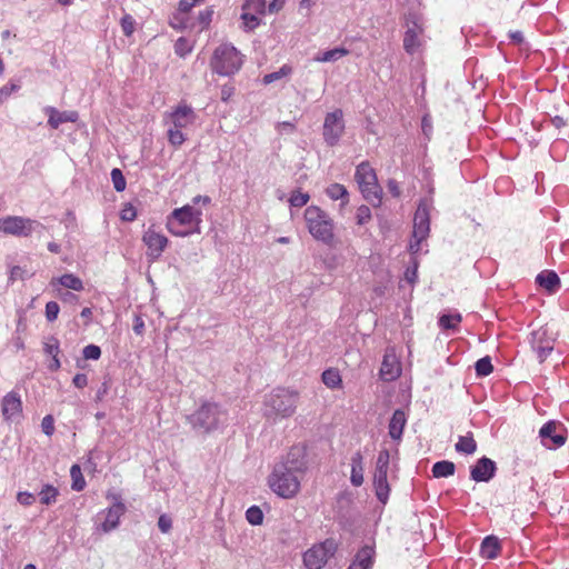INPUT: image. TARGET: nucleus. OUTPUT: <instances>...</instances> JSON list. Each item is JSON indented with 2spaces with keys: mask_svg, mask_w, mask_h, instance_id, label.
Here are the masks:
<instances>
[{
  "mask_svg": "<svg viewBox=\"0 0 569 569\" xmlns=\"http://www.w3.org/2000/svg\"><path fill=\"white\" fill-rule=\"evenodd\" d=\"M299 392L287 388H274L264 396L263 416L268 419L289 418L297 409Z\"/></svg>",
  "mask_w": 569,
  "mask_h": 569,
  "instance_id": "nucleus-1",
  "label": "nucleus"
},
{
  "mask_svg": "<svg viewBox=\"0 0 569 569\" xmlns=\"http://www.w3.org/2000/svg\"><path fill=\"white\" fill-rule=\"evenodd\" d=\"M187 419L194 431L207 435L224 426L228 413L218 403L206 401Z\"/></svg>",
  "mask_w": 569,
  "mask_h": 569,
  "instance_id": "nucleus-2",
  "label": "nucleus"
},
{
  "mask_svg": "<svg viewBox=\"0 0 569 569\" xmlns=\"http://www.w3.org/2000/svg\"><path fill=\"white\" fill-rule=\"evenodd\" d=\"M305 221L309 233L318 241L331 246L335 240L333 220L318 206H309L305 210Z\"/></svg>",
  "mask_w": 569,
  "mask_h": 569,
  "instance_id": "nucleus-3",
  "label": "nucleus"
},
{
  "mask_svg": "<svg viewBox=\"0 0 569 569\" xmlns=\"http://www.w3.org/2000/svg\"><path fill=\"white\" fill-rule=\"evenodd\" d=\"M301 479L297 473L289 471L287 467L276 463L268 478V485L279 497L291 499L300 491Z\"/></svg>",
  "mask_w": 569,
  "mask_h": 569,
  "instance_id": "nucleus-4",
  "label": "nucleus"
},
{
  "mask_svg": "<svg viewBox=\"0 0 569 569\" xmlns=\"http://www.w3.org/2000/svg\"><path fill=\"white\" fill-rule=\"evenodd\" d=\"M242 57L232 44L219 46L211 59V68L220 76H232L240 70Z\"/></svg>",
  "mask_w": 569,
  "mask_h": 569,
  "instance_id": "nucleus-5",
  "label": "nucleus"
},
{
  "mask_svg": "<svg viewBox=\"0 0 569 569\" xmlns=\"http://www.w3.org/2000/svg\"><path fill=\"white\" fill-rule=\"evenodd\" d=\"M355 177L365 199L373 207L380 206L382 190L378 184L377 174L370 164L361 162L356 169Z\"/></svg>",
  "mask_w": 569,
  "mask_h": 569,
  "instance_id": "nucleus-6",
  "label": "nucleus"
},
{
  "mask_svg": "<svg viewBox=\"0 0 569 569\" xmlns=\"http://www.w3.org/2000/svg\"><path fill=\"white\" fill-rule=\"evenodd\" d=\"M432 208V198L421 199L413 217V231L410 241V250L418 252L420 243L427 239L430 231V210Z\"/></svg>",
  "mask_w": 569,
  "mask_h": 569,
  "instance_id": "nucleus-7",
  "label": "nucleus"
},
{
  "mask_svg": "<svg viewBox=\"0 0 569 569\" xmlns=\"http://www.w3.org/2000/svg\"><path fill=\"white\" fill-rule=\"evenodd\" d=\"M44 229L38 220L22 216H7L0 219V232L14 237H29L32 232Z\"/></svg>",
  "mask_w": 569,
  "mask_h": 569,
  "instance_id": "nucleus-8",
  "label": "nucleus"
},
{
  "mask_svg": "<svg viewBox=\"0 0 569 569\" xmlns=\"http://www.w3.org/2000/svg\"><path fill=\"white\" fill-rule=\"evenodd\" d=\"M337 549L338 543L335 539H326L303 553V563L308 569H321L335 556Z\"/></svg>",
  "mask_w": 569,
  "mask_h": 569,
  "instance_id": "nucleus-9",
  "label": "nucleus"
},
{
  "mask_svg": "<svg viewBox=\"0 0 569 569\" xmlns=\"http://www.w3.org/2000/svg\"><path fill=\"white\" fill-rule=\"evenodd\" d=\"M539 437L547 449H558L566 443L568 430L562 422L549 420L540 428Z\"/></svg>",
  "mask_w": 569,
  "mask_h": 569,
  "instance_id": "nucleus-10",
  "label": "nucleus"
},
{
  "mask_svg": "<svg viewBox=\"0 0 569 569\" xmlns=\"http://www.w3.org/2000/svg\"><path fill=\"white\" fill-rule=\"evenodd\" d=\"M529 341L539 362H543L552 352L556 338L547 326H542L530 333Z\"/></svg>",
  "mask_w": 569,
  "mask_h": 569,
  "instance_id": "nucleus-11",
  "label": "nucleus"
},
{
  "mask_svg": "<svg viewBox=\"0 0 569 569\" xmlns=\"http://www.w3.org/2000/svg\"><path fill=\"white\" fill-rule=\"evenodd\" d=\"M345 132L343 113L341 109H336L327 113L323 122V140L329 147L338 144Z\"/></svg>",
  "mask_w": 569,
  "mask_h": 569,
  "instance_id": "nucleus-12",
  "label": "nucleus"
},
{
  "mask_svg": "<svg viewBox=\"0 0 569 569\" xmlns=\"http://www.w3.org/2000/svg\"><path fill=\"white\" fill-rule=\"evenodd\" d=\"M202 211L196 209L191 204H186L181 208L174 209L169 216L168 219L174 220L176 222L194 229L197 233H200V223L202 221Z\"/></svg>",
  "mask_w": 569,
  "mask_h": 569,
  "instance_id": "nucleus-13",
  "label": "nucleus"
},
{
  "mask_svg": "<svg viewBox=\"0 0 569 569\" xmlns=\"http://www.w3.org/2000/svg\"><path fill=\"white\" fill-rule=\"evenodd\" d=\"M278 465L287 467L289 471L303 478L308 469L306 448L302 446L291 447L287 456Z\"/></svg>",
  "mask_w": 569,
  "mask_h": 569,
  "instance_id": "nucleus-14",
  "label": "nucleus"
},
{
  "mask_svg": "<svg viewBox=\"0 0 569 569\" xmlns=\"http://www.w3.org/2000/svg\"><path fill=\"white\" fill-rule=\"evenodd\" d=\"M142 241L148 248L147 258L150 262L157 261L169 243V240L164 234L159 233L151 228L143 233Z\"/></svg>",
  "mask_w": 569,
  "mask_h": 569,
  "instance_id": "nucleus-15",
  "label": "nucleus"
},
{
  "mask_svg": "<svg viewBox=\"0 0 569 569\" xmlns=\"http://www.w3.org/2000/svg\"><path fill=\"white\" fill-rule=\"evenodd\" d=\"M1 412L6 421L19 422L22 419V400L18 391L12 390L2 398Z\"/></svg>",
  "mask_w": 569,
  "mask_h": 569,
  "instance_id": "nucleus-16",
  "label": "nucleus"
},
{
  "mask_svg": "<svg viewBox=\"0 0 569 569\" xmlns=\"http://www.w3.org/2000/svg\"><path fill=\"white\" fill-rule=\"evenodd\" d=\"M497 472L496 462L483 456L470 467V479L476 482H489Z\"/></svg>",
  "mask_w": 569,
  "mask_h": 569,
  "instance_id": "nucleus-17",
  "label": "nucleus"
},
{
  "mask_svg": "<svg viewBox=\"0 0 569 569\" xmlns=\"http://www.w3.org/2000/svg\"><path fill=\"white\" fill-rule=\"evenodd\" d=\"M408 19V29L403 37V49L408 54H415L421 46L419 34L422 33V28L418 23L416 16Z\"/></svg>",
  "mask_w": 569,
  "mask_h": 569,
  "instance_id": "nucleus-18",
  "label": "nucleus"
},
{
  "mask_svg": "<svg viewBox=\"0 0 569 569\" xmlns=\"http://www.w3.org/2000/svg\"><path fill=\"white\" fill-rule=\"evenodd\" d=\"M126 512V506L121 501H117L110 508L103 510L101 515H104V520L101 523V530L103 532H110L118 528L120 518Z\"/></svg>",
  "mask_w": 569,
  "mask_h": 569,
  "instance_id": "nucleus-19",
  "label": "nucleus"
},
{
  "mask_svg": "<svg viewBox=\"0 0 569 569\" xmlns=\"http://www.w3.org/2000/svg\"><path fill=\"white\" fill-rule=\"evenodd\" d=\"M388 471L386 468H376L373 473V488L377 499L386 505L389 499L390 486L388 482Z\"/></svg>",
  "mask_w": 569,
  "mask_h": 569,
  "instance_id": "nucleus-20",
  "label": "nucleus"
},
{
  "mask_svg": "<svg viewBox=\"0 0 569 569\" xmlns=\"http://www.w3.org/2000/svg\"><path fill=\"white\" fill-rule=\"evenodd\" d=\"M167 117L170 120L172 128L182 130L193 122L194 112L191 107L187 104H179Z\"/></svg>",
  "mask_w": 569,
  "mask_h": 569,
  "instance_id": "nucleus-21",
  "label": "nucleus"
},
{
  "mask_svg": "<svg viewBox=\"0 0 569 569\" xmlns=\"http://www.w3.org/2000/svg\"><path fill=\"white\" fill-rule=\"evenodd\" d=\"M43 112L48 116V124L52 129H58L64 122H76L79 118L77 111H59L54 107L48 106L43 108Z\"/></svg>",
  "mask_w": 569,
  "mask_h": 569,
  "instance_id": "nucleus-22",
  "label": "nucleus"
},
{
  "mask_svg": "<svg viewBox=\"0 0 569 569\" xmlns=\"http://www.w3.org/2000/svg\"><path fill=\"white\" fill-rule=\"evenodd\" d=\"M400 372L401 369L396 355L387 350L380 368L381 378L386 381H392L400 376Z\"/></svg>",
  "mask_w": 569,
  "mask_h": 569,
  "instance_id": "nucleus-23",
  "label": "nucleus"
},
{
  "mask_svg": "<svg viewBox=\"0 0 569 569\" xmlns=\"http://www.w3.org/2000/svg\"><path fill=\"white\" fill-rule=\"evenodd\" d=\"M536 282L550 293L558 291L560 288V278L553 270H543L538 273Z\"/></svg>",
  "mask_w": 569,
  "mask_h": 569,
  "instance_id": "nucleus-24",
  "label": "nucleus"
},
{
  "mask_svg": "<svg viewBox=\"0 0 569 569\" xmlns=\"http://www.w3.org/2000/svg\"><path fill=\"white\" fill-rule=\"evenodd\" d=\"M501 551V543L498 537L487 536L480 546V555L485 559H496Z\"/></svg>",
  "mask_w": 569,
  "mask_h": 569,
  "instance_id": "nucleus-25",
  "label": "nucleus"
},
{
  "mask_svg": "<svg viewBox=\"0 0 569 569\" xmlns=\"http://www.w3.org/2000/svg\"><path fill=\"white\" fill-rule=\"evenodd\" d=\"M406 422L407 418L405 411L401 409L395 410L389 422V436L393 440L401 439Z\"/></svg>",
  "mask_w": 569,
  "mask_h": 569,
  "instance_id": "nucleus-26",
  "label": "nucleus"
},
{
  "mask_svg": "<svg viewBox=\"0 0 569 569\" xmlns=\"http://www.w3.org/2000/svg\"><path fill=\"white\" fill-rule=\"evenodd\" d=\"M363 480V457L360 451H357L351 458L350 481L355 487H360Z\"/></svg>",
  "mask_w": 569,
  "mask_h": 569,
  "instance_id": "nucleus-27",
  "label": "nucleus"
},
{
  "mask_svg": "<svg viewBox=\"0 0 569 569\" xmlns=\"http://www.w3.org/2000/svg\"><path fill=\"white\" fill-rule=\"evenodd\" d=\"M375 548L372 546H363L355 556L352 562L362 569H371L375 560Z\"/></svg>",
  "mask_w": 569,
  "mask_h": 569,
  "instance_id": "nucleus-28",
  "label": "nucleus"
},
{
  "mask_svg": "<svg viewBox=\"0 0 569 569\" xmlns=\"http://www.w3.org/2000/svg\"><path fill=\"white\" fill-rule=\"evenodd\" d=\"M348 54H349L348 49H346L343 47H337V48L318 53L315 57V61H317V62H335Z\"/></svg>",
  "mask_w": 569,
  "mask_h": 569,
  "instance_id": "nucleus-29",
  "label": "nucleus"
},
{
  "mask_svg": "<svg viewBox=\"0 0 569 569\" xmlns=\"http://www.w3.org/2000/svg\"><path fill=\"white\" fill-rule=\"evenodd\" d=\"M431 471L435 478H447L455 475L456 465L449 460L437 461Z\"/></svg>",
  "mask_w": 569,
  "mask_h": 569,
  "instance_id": "nucleus-30",
  "label": "nucleus"
},
{
  "mask_svg": "<svg viewBox=\"0 0 569 569\" xmlns=\"http://www.w3.org/2000/svg\"><path fill=\"white\" fill-rule=\"evenodd\" d=\"M39 500L42 505L50 506L57 502V498L59 496L58 488L52 485L46 483L42 486L41 490L38 493Z\"/></svg>",
  "mask_w": 569,
  "mask_h": 569,
  "instance_id": "nucleus-31",
  "label": "nucleus"
},
{
  "mask_svg": "<svg viewBox=\"0 0 569 569\" xmlns=\"http://www.w3.org/2000/svg\"><path fill=\"white\" fill-rule=\"evenodd\" d=\"M455 449L458 452L472 455L477 450V442L473 439L472 435L470 436H460L457 443L455 445Z\"/></svg>",
  "mask_w": 569,
  "mask_h": 569,
  "instance_id": "nucleus-32",
  "label": "nucleus"
},
{
  "mask_svg": "<svg viewBox=\"0 0 569 569\" xmlns=\"http://www.w3.org/2000/svg\"><path fill=\"white\" fill-rule=\"evenodd\" d=\"M240 18L242 20V29L246 32L253 31L261 22L259 16L249 10H242Z\"/></svg>",
  "mask_w": 569,
  "mask_h": 569,
  "instance_id": "nucleus-33",
  "label": "nucleus"
},
{
  "mask_svg": "<svg viewBox=\"0 0 569 569\" xmlns=\"http://www.w3.org/2000/svg\"><path fill=\"white\" fill-rule=\"evenodd\" d=\"M170 26L177 30H183L189 27H196V23L191 22L189 17L181 11L177 10L170 18Z\"/></svg>",
  "mask_w": 569,
  "mask_h": 569,
  "instance_id": "nucleus-34",
  "label": "nucleus"
},
{
  "mask_svg": "<svg viewBox=\"0 0 569 569\" xmlns=\"http://www.w3.org/2000/svg\"><path fill=\"white\" fill-rule=\"evenodd\" d=\"M57 280H58V282L61 286H63V287H66L68 289H72L74 291L83 290V282H82V280L79 277H77V276H74L72 273H64L60 278H58Z\"/></svg>",
  "mask_w": 569,
  "mask_h": 569,
  "instance_id": "nucleus-35",
  "label": "nucleus"
},
{
  "mask_svg": "<svg viewBox=\"0 0 569 569\" xmlns=\"http://www.w3.org/2000/svg\"><path fill=\"white\" fill-rule=\"evenodd\" d=\"M327 196L332 200H342V204L349 201L348 191L345 186L340 183H332L326 189Z\"/></svg>",
  "mask_w": 569,
  "mask_h": 569,
  "instance_id": "nucleus-36",
  "label": "nucleus"
},
{
  "mask_svg": "<svg viewBox=\"0 0 569 569\" xmlns=\"http://www.w3.org/2000/svg\"><path fill=\"white\" fill-rule=\"evenodd\" d=\"M167 229L169 230V232L176 237H188L192 233H194V229L190 228V227H184L178 222H176L174 220H170L167 218Z\"/></svg>",
  "mask_w": 569,
  "mask_h": 569,
  "instance_id": "nucleus-37",
  "label": "nucleus"
},
{
  "mask_svg": "<svg viewBox=\"0 0 569 569\" xmlns=\"http://www.w3.org/2000/svg\"><path fill=\"white\" fill-rule=\"evenodd\" d=\"M322 382L330 389H336L341 385V377L337 369H327L322 372Z\"/></svg>",
  "mask_w": 569,
  "mask_h": 569,
  "instance_id": "nucleus-38",
  "label": "nucleus"
},
{
  "mask_svg": "<svg viewBox=\"0 0 569 569\" xmlns=\"http://www.w3.org/2000/svg\"><path fill=\"white\" fill-rule=\"evenodd\" d=\"M70 477L72 480L71 488L74 491H82L86 487V480L82 476L81 469L78 465L70 468Z\"/></svg>",
  "mask_w": 569,
  "mask_h": 569,
  "instance_id": "nucleus-39",
  "label": "nucleus"
},
{
  "mask_svg": "<svg viewBox=\"0 0 569 569\" xmlns=\"http://www.w3.org/2000/svg\"><path fill=\"white\" fill-rule=\"evenodd\" d=\"M475 370L477 377H487L493 371V366L491 363V358L489 356H486L483 358H480L475 363Z\"/></svg>",
  "mask_w": 569,
  "mask_h": 569,
  "instance_id": "nucleus-40",
  "label": "nucleus"
},
{
  "mask_svg": "<svg viewBox=\"0 0 569 569\" xmlns=\"http://www.w3.org/2000/svg\"><path fill=\"white\" fill-rule=\"evenodd\" d=\"M461 320L462 318L460 313H447L439 318V326L446 330L456 329Z\"/></svg>",
  "mask_w": 569,
  "mask_h": 569,
  "instance_id": "nucleus-41",
  "label": "nucleus"
},
{
  "mask_svg": "<svg viewBox=\"0 0 569 569\" xmlns=\"http://www.w3.org/2000/svg\"><path fill=\"white\" fill-rule=\"evenodd\" d=\"M292 72V68L289 64H283L278 71L266 74L262 79L264 84H270L283 77L289 76Z\"/></svg>",
  "mask_w": 569,
  "mask_h": 569,
  "instance_id": "nucleus-42",
  "label": "nucleus"
},
{
  "mask_svg": "<svg viewBox=\"0 0 569 569\" xmlns=\"http://www.w3.org/2000/svg\"><path fill=\"white\" fill-rule=\"evenodd\" d=\"M246 519L252 526H259L263 521V512L258 506H251L246 511Z\"/></svg>",
  "mask_w": 569,
  "mask_h": 569,
  "instance_id": "nucleus-43",
  "label": "nucleus"
},
{
  "mask_svg": "<svg viewBox=\"0 0 569 569\" xmlns=\"http://www.w3.org/2000/svg\"><path fill=\"white\" fill-rule=\"evenodd\" d=\"M111 180L116 191L121 192L126 189V178L119 168H113L111 170Z\"/></svg>",
  "mask_w": 569,
  "mask_h": 569,
  "instance_id": "nucleus-44",
  "label": "nucleus"
},
{
  "mask_svg": "<svg viewBox=\"0 0 569 569\" xmlns=\"http://www.w3.org/2000/svg\"><path fill=\"white\" fill-rule=\"evenodd\" d=\"M168 141L173 147H179L186 141V137L181 129L170 127L167 131Z\"/></svg>",
  "mask_w": 569,
  "mask_h": 569,
  "instance_id": "nucleus-45",
  "label": "nucleus"
},
{
  "mask_svg": "<svg viewBox=\"0 0 569 569\" xmlns=\"http://www.w3.org/2000/svg\"><path fill=\"white\" fill-rule=\"evenodd\" d=\"M309 199L310 196L308 193L295 190L289 198V202L292 207L301 208L307 204Z\"/></svg>",
  "mask_w": 569,
  "mask_h": 569,
  "instance_id": "nucleus-46",
  "label": "nucleus"
},
{
  "mask_svg": "<svg viewBox=\"0 0 569 569\" xmlns=\"http://www.w3.org/2000/svg\"><path fill=\"white\" fill-rule=\"evenodd\" d=\"M242 10H249L256 14H263L266 11V0H251L242 6Z\"/></svg>",
  "mask_w": 569,
  "mask_h": 569,
  "instance_id": "nucleus-47",
  "label": "nucleus"
},
{
  "mask_svg": "<svg viewBox=\"0 0 569 569\" xmlns=\"http://www.w3.org/2000/svg\"><path fill=\"white\" fill-rule=\"evenodd\" d=\"M82 357L84 360H98L101 357V349L97 345H88L82 350Z\"/></svg>",
  "mask_w": 569,
  "mask_h": 569,
  "instance_id": "nucleus-48",
  "label": "nucleus"
},
{
  "mask_svg": "<svg viewBox=\"0 0 569 569\" xmlns=\"http://www.w3.org/2000/svg\"><path fill=\"white\" fill-rule=\"evenodd\" d=\"M43 351L51 357L58 356L60 352L59 340L53 336L50 337L43 345Z\"/></svg>",
  "mask_w": 569,
  "mask_h": 569,
  "instance_id": "nucleus-49",
  "label": "nucleus"
},
{
  "mask_svg": "<svg viewBox=\"0 0 569 569\" xmlns=\"http://www.w3.org/2000/svg\"><path fill=\"white\" fill-rule=\"evenodd\" d=\"M123 33L130 37L134 31L136 21L131 14L126 13L120 21Z\"/></svg>",
  "mask_w": 569,
  "mask_h": 569,
  "instance_id": "nucleus-50",
  "label": "nucleus"
},
{
  "mask_svg": "<svg viewBox=\"0 0 569 569\" xmlns=\"http://www.w3.org/2000/svg\"><path fill=\"white\" fill-rule=\"evenodd\" d=\"M212 16H213L212 7L207 8L199 12L197 19H198V26L200 27L201 30L207 28L210 24V22L212 20Z\"/></svg>",
  "mask_w": 569,
  "mask_h": 569,
  "instance_id": "nucleus-51",
  "label": "nucleus"
},
{
  "mask_svg": "<svg viewBox=\"0 0 569 569\" xmlns=\"http://www.w3.org/2000/svg\"><path fill=\"white\" fill-rule=\"evenodd\" d=\"M357 223L362 226L366 224L371 219V210L368 206H360L357 209Z\"/></svg>",
  "mask_w": 569,
  "mask_h": 569,
  "instance_id": "nucleus-52",
  "label": "nucleus"
},
{
  "mask_svg": "<svg viewBox=\"0 0 569 569\" xmlns=\"http://www.w3.org/2000/svg\"><path fill=\"white\" fill-rule=\"evenodd\" d=\"M59 311V305L56 301H49L46 305V319L49 322H53L58 318Z\"/></svg>",
  "mask_w": 569,
  "mask_h": 569,
  "instance_id": "nucleus-53",
  "label": "nucleus"
},
{
  "mask_svg": "<svg viewBox=\"0 0 569 569\" xmlns=\"http://www.w3.org/2000/svg\"><path fill=\"white\" fill-rule=\"evenodd\" d=\"M206 0H180L178 10L182 13L187 14L194 8L196 6L204 3Z\"/></svg>",
  "mask_w": 569,
  "mask_h": 569,
  "instance_id": "nucleus-54",
  "label": "nucleus"
},
{
  "mask_svg": "<svg viewBox=\"0 0 569 569\" xmlns=\"http://www.w3.org/2000/svg\"><path fill=\"white\" fill-rule=\"evenodd\" d=\"M174 51L180 57H184L187 53H189L191 51V47L189 46L188 40L184 38H179L176 41Z\"/></svg>",
  "mask_w": 569,
  "mask_h": 569,
  "instance_id": "nucleus-55",
  "label": "nucleus"
},
{
  "mask_svg": "<svg viewBox=\"0 0 569 569\" xmlns=\"http://www.w3.org/2000/svg\"><path fill=\"white\" fill-rule=\"evenodd\" d=\"M136 217H137L136 208L130 203H127L120 212V218L123 221H128V222L133 221L136 219Z\"/></svg>",
  "mask_w": 569,
  "mask_h": 569,
  "instance_id": "nucleus-56",
  "label": "nucleus"
},
{
  "mask_svg": "<svg viewBox=\"0 0 569 569\" xmlns=\"http://www.w3.org/2000/svg\"><path fill=\"white\" fill-rule=\"evenodd\" d=\"M29 277H30V274L28 273V271L26 269L21 268L20 266H14L11 268L9 280L10 281H16L18 279L24 280Z\"/></svg>",
  "mask_w": 569,
  "mask_h": 569,
  "instance_id": "nucleus-57",
  "label": "nucleus"
},
{
  "mask_svg": "<svg viewBox=\"0 0 569 569\" xmlns=\"http://www.w3.org/2000/svg\"><path fill=\"white\" fill-rule=\"evenodd\" d=\"M158 528L161 532L168 533L172 528V519L167 513H162L158 519Z\"/></svg>",
  "mask_w": 569,
  "mask_h": 569,
  "instance_id": "nucleus-58",
  "label": "nucleus"
},
{
  "mask_svg": "<svg viewBox=\"0 0 569 569\" xmlns=\"http://www.w3.org/2000/svg\"><path fill=\"white\" fill-rule=\"evenodd\" d=\"M41 429L47 436H51L54 432V420L51 415L43 417L41 421Z\"/></svg>",
  "mask_w": 569,
  "mask_h": 569,
  "instance_id": "nucleus-59",
  "label": "nucleus"
},
{
  "mask_svg": "<svg viewBox=\"0 0 569 569\" xmlns=\"http://www.w3.org/2000/svg\"><path fill=\"white\" fill-rule=\"evenodd\" d=\"M390 463V453L389 450L383 449L379 452L376 461V468H386L389 469Z\"/></svg>",
  "mask_w": 569,
  "mask_h": 569,
  "instance_id": "nucleus-60",
  "label": "nucleus"
},
{
  "mask_svg": "<svg viewBox=\"0 0 569 569\" xmlns=\"http://www.w3.org/2000/svg\"><path fill=\"white\" fill-rule=\"evenodd\" d=\"M17 500L22 506H31L36 501V496L28 491H20L17 495Z\"/></svg>",
  "mask_w": 569,
  "mask_h": 569,
  "instance_id": "nucleus-61",
  "label": "nucleus"
},
{
  "mask_svg": "<svg viewBox=\"0 0 569 569\" xmlns=\"http://www.w3.org/2000/svg\"><path fill=\"white\" fill-rule=\"evenodd\" d=\"M387 188L388 191L392 194V197L399 198L401 196L399 183L395 179L388 180Z\"/></svg>",
  "mask_w": 569,
  "mask_h": 569,
  "instance_id": "nucleus-62",
  "label": "nucleus"
},
{
  "mask_svg": "<svg viewBox=\"0 0 569 569\" xmlns=\"http://www.w3.org/2000/svg\"><path fill=\"white\" fill-rule=\"evenodd\" d=\"M72 383L76 388L82 389L88 385V377L84 373H77L72 379Z\"/></svg>",
  "mask_w": 569,
  "mask_h": 569,
  "instance_id": "nucleus-63",
  "label": "nucleus"
},
{
  "mask_svg": "<svg viewBox=\"0 0 569 569\" xmlns=\"http://www.w3.org/2000/svg\"><path fill=\"white\" fill-rule=\"evenodd\" d=\"M109 385L107 381L102 382L99 389L96 392V401H102L106 395L108 393Z\"/></svg>",
  "mask_w": 569,
  "mask_h": 569,
  "instance_id": "nucleus-64",
  "label": "nucleus"
}]
</instances>
